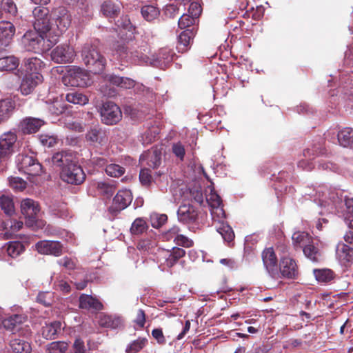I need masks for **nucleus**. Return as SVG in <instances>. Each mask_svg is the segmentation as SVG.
Returning a JSON list of instances; mask_svg holds the SVG:
<instances>
[{
  "label": "nucleus",
  "mask_w": 353,
  "mask_h": 353,
  "mask_svg": "<svg viewBox=\"0 0 353 353\" xmlns=\"http://www.w3.org/2000/svg\"><path fill=\"white\" fill-rule=\"evenodd\" d=\"M61 323L59 321H54L46 324L41 329V334L46 339H52L61 330Z\"/></svg>",
  "instance_id": "f704fd0d"
},
{
  "label": "nucleus",
  "mask_w": 353,
  "mask_h": 353,
  "mask_svg": "<svg viewBox=\"0 0 353 353\" xmlns=\"http://www.w3.org/2000/svg\"><path fill=\"white\" fill-rule=\"evenodd\" d=\"M35 248L40 254L58 256L62 254L63 248L59 241H41L36 243Z\"/></svg>",
  "instance_id": "2eb2a0df"
},
{
  "label": "nucleus",
  "mask_w": 353,
  "mask_h": 353,
  "mask_svg": "<svg viewBox=\"0 0 353 353\" xmlns=\"http://www.w3.org/2000/svg\"><path fill=\"white\" fill-rule=\"evenodd\" d=\"M314 275L318 281L323 283L330 281L334 277L333 272L329 269L314 270Z\"/></svg>",
  "instance_id": "3c124183"
},
{
  "label": "nucleus",
  "mask_w": 353,
  "mask_h": 353,
  "mask_svg": "<svg viewBox=\"0 0 353 353\" xmlns=\"http://www.w3.org/2000/svg\"><path fill=\"white\" fill-rule=\"evenodd\" d=\"M73 159V156L71 153L66 151H61L53 154L52 157V163L53 165L63 170L65 167H68L74 162Z\"/></svg>",
  "instance_id": "b1692460"
},
{
  "label": "nucleus",
  "mask_w": 353,
  "mask_h": 353,
  "mask_svg": "<svg viewBox=\"0 0 353 353\" xmlns=\"http://www.w3.org/2000/svg\"><path fill=\"white\" fill-rule=\"evenodd\" d=\"M76 52L73 47L68 44H61L55 47L50 53L51 59L57 63H68L73 61Z\"/></svg>",
  "instance_id": "6e6552de"
},
{
  "label": "nucleus",
  "mask_w": 353,
  "mask_h": 353,
  "mask_svg": "<svg viewBox=\"0 0 353 353\" xmlns=\"http://www.w3.org/2000/svg\"><path fill=\"white\" fill-rule=\"evenodd\" d=\"M1 6L3 10L12 14L17 12V7L12 0H2Z\"/></svg>",
  "instance_id": "338daca9"
},
{
  "label": "nucleus",
  "mask_w": 353,
  "mask_h": 353,
  "mask_svg": "<svg viewBox=\"0 0 353 353\" xmlns=\"http://www.w3.org/2000/svg\"><path fill=\"white\" fill-rule=\"evenodd\" d=\"M118 51L120 53V56L123 57L124 54H126V57L129 56L132 60L138 64L141 63H150L152 62V57H149L150 49L147 46H142L139 50L127 52L125 47H120Z\"/></svg>",
  "instance_id": "f8f14e48"
},
{
  "label": "nucleus",
  "mask_w": 353,
  "mask_h": 353,
  "mask_svg": "<svg viewBox=\"0 0 353 353\" xmlns=\"http://www.w3.org/2000/svg\"><path fill=\"white\" fill-rule=\"evenodd\" d=\"M148 228L146 221L143 218H137L131 225L130 232L134 235H139L145 232Z\"/></svg>",
  "instance_id": "a18cd8bd"
},
{
  "label": "nucleus",
  "mask_w": 353,
  "mask_h": 353,
  "mask_svg": "<svg viewBox=\"0 0 353 353\" xmlns=\"http://www.w3.org/2000/svg\"><path fill=\"white\" fill-rule=\"evenodd\" d=\"M14 109V103L10 99L0 100V123L7 121Z\"/></svg>",
  "instance_id": "cd10ccee"
},
{
  "label": "nucleus",
  "mask_w": 353,
  "mask_h": 353,
  "mask_svg": "<svg viewBox=\"0 0 353 353\" xmlns=\"http://www.w3.org/2000/svg\"><path fill=\"white\" fill-rule=\"evenodd\" d=\"M221 219L216 218L214 220L217 221L219 225L217 226V232L222 236L224 241L231 242L234 238V233L232 228L223 221H221Z\"/></svg>",
  "instance_id": "c9c22d12"
},
{
  "label": "nucleus",
  "mask_w": 353,
  "mask_h": 353,
  "mask_svg": "<svg viewBox=\"0 0 353 353\" xmlns=\"http://www.w3.org/2000/svg\"><path fill=\"white\" fill-rule=\"evenodd\" d=\"M34 28L41 32L53 30L59 34L66 31L71 24V15L64 7H58L51 12L46 7H37L32 11Z\"/></svg>",
  "instance_id": "f257e3e1"
},
{
  "label": "nucleus",
  "mask_w": 353,
  "mask_h": 353,
  "mask_svg": "<svg viewBox=\"0 0 353 353\" xmlns=\"http://www.w3.org/2000/svg\"><path fill=\"white\" fill-rule=\"evenodd\" d=\"M141 14L147 21H152L159 14V10L153 5H145L141 8Z\"/></svg>",
  "instance_id": "49530a36"
},
{
  "label": "nucleus",
  "mask_w": 353,
  "mask_h": 353,
  "mask_svg": "<svg viewBox=\"0 0 353 353\" xmlns=\"http://www.w3.org/2000/svg\"><path fill=\"white\" fill-rule=\"evenodd\" d=\"M179 228L178 227H173L166 234L168 239H173L174 241L178 245L185 248H190L193 245V241L187 236L179 234Z\"/></svg>",
  "instance_id": "393cba45"
},
{
  "label": "nucleus",
  "mask_w": 353,
  "mask_h": 353,
  "mask_svg": "<svg viewBox=\"0 0 353 353\" xmlns=\"http://www.w3.org/2000/svg\"><path fill=\"white\" fill-rule=\"evenodd\" d=\"M139 179L143 185H148L150 183L152 179L150 170L145 168L142 169L140 171Z\"/></svg>",
  "instance_id": "69168bd1"
},
{
  "label": "nucleus",
  "mask_w": 353,
  "mask_h": 353,
  "mask_svg": "<svg viewBox=\"0 0 353 353\" xmlns=\"http://www.w3.org/2000/svg\"><path fill=\"white\" fill-rule=\"evenodd\" d=\"M44 123L42 119L28 117L21 121L19 128L23 134H32L37 132Z\"/></svg>",
  "instance_id": "4be33fe9"
},
{
  "label": "nucleus",
  "mask_w": 353,
  "mask_h": 353,
  "mask_svg": "<svg viewBox=\"0 0 353 353\" xmlns=\"http://www.w3.org/2000/svg\"><path fill=\"white\" fill-rule=\"evenodd\" d=\"M16 163L19 171L28 175L38 176L42 172V165L32 154H19Z\"/></svg>",
  "instance_id": "7ed1b4c3"
},
{
  "label": "nucleus",
  "mask_w": 353,
  "mask_h": 353,
  "mask_svg": "<svg viewBox=\"0 0 353 353\" xmlns=\"http://www.w3.org/2000/svg\"><path fill=\"white\" fill-rule=\"evenodd\" d=\"M101 10L104 16L112 17L118 14L119 6L111 1H107L102 4Z\"/></svg>",
  "instance_id": "c03bdc74"
},
{
  "label": "nucleus",
  "mask_w": 353,
  "mask_h": 353,
  "mask_svg": "<svg viewBox=\"0 0 353 353\" xmlns=\"http://www.w3.org/2000/svg\"><path fill=\"white\" fill-rule=\"evenodd\" d=\"M79 306L83 309H93L101 310L103 308L102 303L91 296L82 294L79 298Z\"/></svg>",
  "instance_id": "c85d7f7f"
},
{
  "label": "nucleus",
  "mask_w": 353,
  "mask_h": 353,
  "mask_svg": "<svg viewBox=\"0 0 353 353\" xmlns=\"http://www.w3.org/2000/svg\"><path fill=\"white\" fill-rule=\"evenodd\" d=\"M172 150L176 157H178L181 161L183 160L185 150L183 145L181 143L178 142L176 143H174L172 148Z\"/></svg>",
  "instance_id": "0e129e2a"
},
{
  "label": "nucleus",
  "mask_w": 353,
  "mask_h": 353,
  "mask_svg": "<svg viewBox=\"0 0 353 353\" xmlns=\"http://www.w3.org/2000/svg\"><path fill=\"white\" fill-rule=\"evenodd\" d=\"M105 172L112 177H119L125 172V168L118 164L112 163L106 166Z\"/></svg>",
  "instance_id": "5fc2aeb1"
},
{
  "label": "nucleus",
  "mask_w": 353,
  "mask_h": 353,
  "mask_svg": "<svg viewBox=\"0 0 353 353\" xmlns=\"http://www.w3.org/2000/svg\"><path fill=\"white\" fill-rule=\"evenodd\" d=\"M195 21L192 15L183 14L179 19L178 25L181 29H185L193 25Z\"/></svg>",
  "instance_id": "bf43d9fd"
},
{
  "label": "nucleus",
  "mask_w": 353,
  "mask_h": 353,
  "mask_svg": "<svg viewBox=\"0 0 353 353\" xmlns=\"http://www.w3.org/2000/svg\"><path fill=\"white\" fill-rule=\"evenodd\" d=\"M42 81L43 76L39 72L26 74L20 85L21 94L23 95L30 94Z\"/></svg>",
  "instance_id": "ddd939ff"
},
{
  "label": "nucleus",
  "mask_w": 353,
  "mask_h": 353,
  "mask_svg": "<svg viewBox=\"0 0 353 353\" xmlns=\"http://www.w3.org/2000/svg\"><path fill=\"white\" fill-rule=\"evenodd\" d=\"M68 348V344L64 341H54L50 343L46 347L48 353H65Z\"/></svg>",
  "instance_id": "de8ad7c7"
},
{
  "label": "nucleus",
  "mask_w": 353,
  "mask_h": 353,
  "mask_svg": "<svg viewBox=\"0 0 353 353\" xmlns=\"http://www.w3.org/2000/svg\"><path fill=\"white\" fill-rule=\"evenodd\" d=\"M206 200L211 206L213 219L225 218V212L221 206V199L213 190H211L210 193L206 196Z\"/></svg>",
  "instance_id": "dca6fc26"
},
{
  "label": "nucleus",
  "mask_w": 353,
  "mask_h": 353,
  "mask_svg": "<svg viewBox=\"0 0 353 353\" xmlns=\"http://www.w3.org/2000/svg\"><path fill=\"white\" fill-rule=\"evenodd\" d=\"M177 216L181 222L184 223H192L198 219V212L193 205L183 204L179 208Z\"/></svg>",
  "instance_id": "a211bd4d"
},
{
  "label": "nucleus",
  "mask_w": 353,
  "mask_h": 353,
  "mask_svg": "<svg viewBox=\"0 0 353 353\" xmlns=\"http://www.w3.org/2000/svg\"><path fill=\"white\" fill-rule=\"evenodd\" d=\"M167 215L164 214L153 213L150 215L151 225L154 228L161 227L167 221Z\"/></svg>",
  "instance_id": "6e6d98bb"
},
{
  "label": "nucleus",
  "mask_w": 353,
  "mask_h": 353,
  "mask_svg": "<svg viewBox=\"0 0 353 353\" xmlns=\"http://www.w3.org/2000/svg\"><path fill=\"white\" fill-rule=\"evenodd\" d=\"M58 264L63 266L67 270H72L75 269L77 265V262L74 259L69 258L68 256H65L57 261Z\"/></svg>",
  "instance_id": "e2e57ef3"
},
{
  "label": "nucleus",
  "mask_w": 353,
  "mask_h": 353,
  "mask_svg": "<svg viewBox=\"0 0 353 353\" xmlns=\"http://www.w3.org/2000/svg\"><path fill=\"white\" fill-rule=\"evenodd\" d=\"M17 139V135L12 132H5L0 137V161L6 159L12 154Z\"/></svg>",
  "instance_id": "9d476101"
},
{
  "label": "nucleus",
  "mask_w": 353,
  "mask_h": 353,
  "mask_svg": "<svg viewBox=\"0 0 353 353\" xmlns=\"http://www.w3.org/2000/svg\"><path fill=\"white\" fill-rule=\"evenodd\" d=\"M81 57L84 64L92 73L100 74L105 70L106 59L95 44L85 43L81 50Z\"/></svg>",
  "instance_id": "f03ea898"
},
{
  "label": "nucleus",
  "mask_w": 353,
  "mask_h": 353,
  "mask_svg": "<svg viewBox=\"0 0 353 353\" xmlns=\"http://www.w3.org/2000/svg\"><path fill=\"white\" fill-rule=\"evenodd\" d=\"M194 35L195 32L194 29H187L179 34L176 46L179 52H185L188 50Z\"/></svg>",
  "instance_id": "a878e982"
},
{
  "label": "nucleus",
  "mask_w": 353,
  "mask_h": 353,
  "mask_svg": "<svg viewBox=\"0 0 353 353\" xmlns=\"http://www.w3.org/2000/svg\"><path fill=\"white\" fill-rule=\"evenodd\" d=\"M303 251L305 256L313 262H319L321 260V253L312 241L303 248Z\"/></svg>",
  "instance_id": "473e14b6"
},
{
  "label": "nucleus",
  "mask_w": 353,
  "mask_h": 353,
  "mask_svg": "<svg viewBox=\"0 0 353 353\" xmlns=\"http://www.w3.org/2000/svg\"><path fill=\"white\" fill-rule=\"evenodd\" d=\"M185 254V251L180 248L174 247L172 250L159 249L157 253L158 262L171 268Z\"/></svg>",
  "instance_id": "0eeeda50"
},
{
  "label": "nucleus",
  "mask_w": 353,
  "mask_h": 353,
  "mask_svg": "<svg viewBox=\"0 0 353 353\" xmlns=\"http://www.w3.org/2000/svg\"><path fill=\"white\" fill-rule=\"evenodd\" d=\"M336 255L343 266L350 267L353 263V248L345 243H339L337 245Z\"/></svg>",
  "instance_id": "f3484780"
},
{
  "label": "nucleus",
  "mask_w": 353,
  "mask_h": 353,
  "mask_svg": "<svg viewBox=\"0 0 353 353\" xmlns=\"http://www.w3.org/2000/svg\"><path fill=\"white\" fill-rule=\"evenodd\" d=\"M62 82L67 86H86L89 82L88 72L78 66H70L62 77Z\"/></svg>",
  "instance_id": "20e7f679"
},
{
  "label": "nucleus",
  "mask_w": 353,
  "mask_h": 353,
  "mask_svg": "<svg viewBox=\"0 0 353 353\" xmlns=\"http://www.w3.org/2000/svg\"><path fill=\"white\" fill-rule=\"evenodd\" d=\"M51 212L53 215L62 219L70 216V213L65 203L56 202L53 203L51 206Z\"/></svg>",
  "instance_id": "ea45409f"
},
{
  "label": "nucleus",
  "mask_w": 353,
  "mask_h": 353,
  "mask_svg": "<svg viewBox=\"0 0 353 353\" xmlns=\"http://www.w3.org/2000/svg\"><path fill=\"white\" fill-rule=\"evenodd\" d=\"M8 256L15 258L24 251L23 245L19 241H10L5 247Z\"/></svg>",
  "instance_id": "37998d69"
},
{
  "label": "nucleus",
  "mask_w": 353,
  "mask_h": 353,
  "mask_svg": "<svg viewBox=\"0 0 353 353\" xmlns=\"http://www.w3.org/2000/svg\"><path fill=\"white\" fill-rule=\"evenodd\" d=\"M121 324V320L120 318L118 317H112L110 316H104L101 319V325L107 327H110L112 329H116L118 327H119Z\"/></svg>",
  "instance_id": "603ef678"
},
{
  "label": "nucleus",
  "mask_w": 353,
  "mask_h": 353,
  "mask_svg": "<svg viewBox=\"0 0 353 353\" xmlns=\"http://www.w3.org/2000/svg\"><path fill=\"white\" fill-rule=\"evenodd\" d=\"M174 55L170 49L168 48H162L157 56L152 55L150 64L162 68L173 60Z\"/></svg>",
  "instance_id": "412c9836"
},
{
  "label": "nucleus",
  "mask_w": 353,
  "mask_h": 353,
  "mask_svg": "<svg viewBox=\"0 0 353 353\" xmlns=\"http://www.w3.org/2000/svg\"><path fill=\"white\" fill-rule=\"evenodd\" d=\"M0 208L8 216L14 213V205L12 198L8 195H1L0 196Z\"/></svg>",
  "instance_id": "a19ab883"
},
{
  "label": "nucleus",
  "mask_w": 353,
  "mask_h": 353,
  "mask_svg": "<svg viewBox=\"0 0 353 353\" xmlns=\"http://www.w3.org/2000/svg\"><path fill=\"white\" fill-rule=\"evenodd\" d=\"M146 340L145 339H138L134 341L126 348L127 353H137L139 352L145 345Z\"/></svg>",
  "instance_id": "4d7b16f0"
},
{
  "label": "nucleus",
  "mask_w": 353,
  "mask_h": 353,
  "mask_svg": "<svg viewBox=\"0 0 353 353\" xmlns=\"http://www.w3.org/2000/svg\"><path fill=\"white\" fill-rule=\"evenodd\" d=\"M9 184L17 191H22L26 188V182L19 177H11L9 179Z\"/></svg>",
  "instance_id": "052dcab7"
},
{
  "label": "nucleus",
  "mask_w": 353,
  "mask_h": 353,
  "mask_svg": "<svg viewBox=\"0 0 353 353\" xmlns=\"http://www.w3.org/2000/svg\"><path fill=\"white\" fill-rule=\"evenodd\" d=\"M60 175L63 181L73 185L81 184L85 179L82 168L76 162H73L68 167H65L61 171Z\"/></svg>",
  "instance_id": "423d86ee"
},
{
  "label": "nucleus",
  "mask_w": 353,
  "mask_h": 353,
  "mask_svg": "<svg viewBox=\"0 0 353 353\" xmlns=\"http://www.w3.org/2000/svg\"><path fill=\"white\" fill-rule=\"evenodd\" d=\"M40 209L38 203L31 199H25L21 203V211L25 216L26 223L32 225L36 221V217Z\"/></svg>",
  "instance_id": "9b49d317"
},
{
  "label": "nucleus",
  "mask_w": 353,
  "mask_h": 353,
  "mask_svg": "<svg viewBox=\"0 0 353 353\" xmlns=\"http://www.w3.org/2000/svg\"><path fill=\"white\" fill-rule=\"evenodd\" d=\"M52 296L50 292H40L37 297V301L45 306H49L52 303Z\"/></svg>",
  "instance_id": "680f3d73"
},
{
  "label": "nucleus",
  "mask_w": 353,
  "mask_h": 353,
  "mask_svg": "<svg viewBox=\"0 0 353 353\" xmlns=\"http://www.w3.org/2000/svg\"><path fill=\"white\" fill-rule=\"evenodd\" d=\"M345 205L347 212L345 219L350 221L349 227L353 228V198H345Z\"/></svg>",
  "instance_id": "13d9d810"
},
{
  "label": "nucleus",
  "mask_w": 353,
  "mask_h": 353,
  "mask_svg": "<svg viewBox=\"0 0 353 353\" xmlns=\"http://www.w3.org/2000/svg\"><path fill=\"white\" fill-rule=\"evenodd\" d=\"M106 80L113 85L123 89H130L135 85V81L128 77H122L114 74L106 76Z\"/></svg>",
  "instance_id": "bb28decb"
},
{
  "label": "nucleus",
  "mask_w": 353,
  "mask_h": 353,
  "mask_svg": "<svg viewBox=\"0 0 353 353\" xmlns=\"http://www.w3.org/2000/svg\"><path fill=\"white\" fill-rule=\"evenodd\" d=\"M95 185L99 193L106 196L107 198L110 197L115 191L114 186L108 183L97 182L95 183Z\"/></svg>",
  "instance_id": "8fccbe9b"
},
{
  "label": "nucleus",
  "mask_w": 353,
  "mask_h": 353,
  "mask_svg": "<svg viewBox=\"0 0 353 353\" xmlns=\"http://www.w3.org/2000/svg\"><path fill=\"white\" fill-rule=\"evenodd\" d=\"M147 158L148 166L156 168L161 163V152L160 150L155 149L147 154Z\"/></svg>",
  "instance_id": "09e8293b"
},
{
  "label": "nucleus",
  "mask_w": 353,
  "mask_h": 353,
  "mask_svg": "<svg viewBox=\"0 0 353 353\" xmlns=\"http://www.w3.org/2000/svg\"><path fill=\"white\" fill-rule=\"evenodd\" d=\"M19 64V60L14 56L0 58V70L11 71L15 70Z\"/></svg>",
  "instance_id": "58836bf2"
},
{
  "label": "nucleus",
  "mask_w": 353,
  "mask_h": 353,
  "mask_svg": "<svg viewBox=\"0 0 353 353\" xmlns=\"http://www.w3.org/2000/svg\"><path fill=\"white\" fill-rule=\"evenodd\" d=\"M338 141L343 147H348L353 143V129L345 128L338 133Z\"/></svg>",
  "instance_id": "e433bc0d"
},
{
  "label": "nucleus",
  "mask_w": 353,
  "mask_h": 353,
  "mask_svg": "<svg viewBox=\"0 0 353 353\" xmlns=\"http://www.w3.org/2000/svg\"><path fill=\"white\" fill-rule=\"evenodd\" d=\"M293 244L295 247L303 248L311 241V236L305 232H296L292 237Z\"/></svg>",
  "instance_id": "79ce46f5"
},
{
  "label": "nucleus",
  "mask_w": 353,
  "mask_h": 353,
  "mask_svg": "<svg viewBox=\"0 0 353 353\" xmlns=\"http://www.w3.org/2000/svg\"><path fill=\"white\" fill-rule=\"evenodd\" d=\"M14 33L15 27L12 23L4 21L0 22V51L10 45Z\"/></svg>",
  "instance_id": "4468645a"
},
{
  "label": "nucleus",
  "mask_w": 353,
  "mask_h": 353,
  "mask_svg": "<svg viewBox=\"0 0 353 353\" xmlns=\"http://www.w3.org/2000/svg\"><path fill=\"white\" fill-rule=\"evenodd\" d=\"M40 143L46 147H53L58 143V138L56 135L49 134H41L39 136Z\"/></svg>",
  "instance_id": "864d4df0"
},
{
  "label": "nucleus",
  "mask_w": 353,
  "mask_h": 353,
  "mask_svg": "<svg viewBox=\"0 0 353 353\" xmlns=\"http://www.w3.org/2000/svg\"><path fill=\"white\" fill-rule=\"evenodd\" d=\"M46 32H41L34 28V31H28L22 37L21 43L22 47L29 52H38L43 50L44 38L42 35Z\"/></svg>",
  "instance_id": "39448f33"
},
{
  "label": "nucleus",
  "mask_w": 353,
  "mask_h": 353,
  "mask_svg": "<svg viewBox=\"0 0 353 353\" xmlns=\"http://www.w3.org/2000/svg\"><path fill=\"white\" fill-rule=\"evenodd\" d=\"M23 225V223L16 219H8L3 222V228L6 230L4 236L6 239L11 238L14 234L19 231Z\"/></svg>",
  "instance_id": "7c9ffc66"
},
{
  "label": "nucleus",
  "mask_w": 353,
  "mask_h": 353,
  "mask_svg": "<svg viewBox=\"0 0 353 353\" xmlns=\"http://www.w3.org/2000/svg\"><path fill=\"white\" fill-rule=\"evenodd\" d=\"M43 62L37 57H31L25 60L24 70L26 74L40 73V71L44 68Z\"/></svg>",
  "instance_id": "c756f323"
},
{
  "label": "nucleus",
  "mask_w": 353,
  "mask_h": 353,
  "mask_svg": "<svg viewBox=\"0 0 353 353\" xmlns=\"http://www.w3.org/2000/svg\"><path fill=\"white\" fill-rule=\"evenodd\" d=\"M188 12L190 15H192L195 19H196L201 13V6L196 2L191 3Z\"/></svg>",
  "instance_id": "774afa93"
},
{
  "label": "nucleus",
  "mask_w": 353,
  "mask_h": 353,
  "mask_svg": "<svg viewBox=\"0 0 353 353\" xmlns=\"http://www.w3.org/2000/svg\"><path fill=\"white\" fill-rule=\"evenodd\" d=\"M101 117L103 123L107 125H114L121 121L122 112L115 103L106 102L103 103L101 110Z\"/></svg>",
  "instance_id": "1a4fd4ad"
},
{
  "label": "nucleus",
  "mask_w": 353,
  "mask_h": 353,
  "mask_svg": "<svg viewBox=\"0 0 353 353\" xmlns=\"http://www.w3.org/2000/svg\"><path fill=\"white\" fill-rule=\"evenodd\" d=\"M88 141L97 143L100 145L105 144L108 141V137L104 131L98 128H92L86 134Z\"/></svg>",
  "instance_id": "2f4dec72"
},
{
  "label": "nucleus",
  "mask_w": 353,
  "mask_h": 353,
  "mask_svg": "<svg viewBox=\"0 0 353 353\" xmlns=\"http://www.w3.org/2000/svg\"><path fill=\"white\" fill-rule=\"evenodd\" d=\"M10 346L14 353H29L31 350L30 343L19 338L12 339Z\"/></svg>",
  "instance_id": "72a5a7b5"
},
{
  "label": "nucleus",
  "mask_w": 353,
  "mask_h": 353,
  "mask_svg": "<svg viewBox=\"0 0 353 353\" xmlns=\"http://www.w3.org/2000/svg\"><path fill=\"white\" fill-rule=\"evenodd\" d=\"M65 99L68 102L83 105L88 103V98L86 95L79 91H71L66 94Z\"/></svg>",
  "instance_id": "4c0bfd02"
},
{
  "label": "nucleus",
  "mask_w": 353,
  "mask_h": 353,
  "mask_svg": "<svg viewBox=\"0 0 353 353\" xmlns=\"http://www.w3.org/2000/svg\"><path fill=\"white\" fill-rule=\"evenodd\" d=\"M280 270L284 277L295 279L299 274L296 262L291 258L283 256L281 259Z\"/></svg>",
  "instance_id": "6ab92c4d"
},
{
  "label": "nucleus",
  "mask_w": 353,
  "mask_h": 353,
  "mask_svg": "<svg viewBox=\"0 0 353 353\" xmlns=\"http://www.w3.org/2000/svg\"><path fill=\"white\" fill-rule=\"evenodd\" d=\"M132 196L129 190H119L113 199V208L120 211L126 208L132 202Z\"/></svg>",
  "instance_id": "aec40b11"
},
{
  "label": "nucleus",
  "mask_w": 353,
  "mask_h": 353,
  "mask_svg": "<svg viewBox=\"0 0 353 353\" xmlns=\"http://www.w3.org/2000/svg\"><path fill=\"white\" fill-rule=\"evenodd\" d=\"M264 267L270 274H274L277 269V258L272 248H269L262 252Z\"/></svg>",
  "instance_id": "5701e85b"
}]
</instances>
